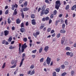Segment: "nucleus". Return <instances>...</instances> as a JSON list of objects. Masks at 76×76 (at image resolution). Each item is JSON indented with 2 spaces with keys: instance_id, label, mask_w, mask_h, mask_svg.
I'll return each mask as SVG.
<instances>
[{
  "instance_id": "f257e3e1",
  "label": "nucleus",
  "mask_w": 76,
  "mask_h": 76,
  "mask_svg": "<svg viewBox=\"0 0 76 76\" xmlns=\"http://www.w3.org/2000/svg\"><path fill=\"white\" fill-rule=\"evenodd\" d=\"M61 3L60 1H57L56 2L55 8L57 10H58L60 6Z\"/></svg>"
},
{
  "instance_id": "f03ea898",
  "label": "nucleus",
  "mask_w": 76,
  "mask_h": 76,
  "mask_svg": "<svg viewBox=\"0 0 76 76\" xmlns=\"http://www.w3.org/2000/svg\"><path fill=\"white\" fill-rule=\"evenodd\" d=\"M27 47V45H26V43H25L21 46V50H22V53H23L24 51L25 48H26Z\"/></svg>"
},
{
  "instance_id": "7ed1b4c3",
  "label": "nucleus",
  "mask_w": 76,
  "mask_h": 76,
  "mask_svg": "<svg viewBox=\"0 0 76 76\" xmlns=\"http://www.w3.org/2000/svg\"><path fill=\"white\" fill-rule=\"evenodd\" d=\"M46 61L47 62L48 64V65H49V64H50V62H51V58H49V57H48L46 60Z\"/></svg>"
},
{
  "instance_id": "20e7f679",
  "label": "nucleus",
  "mask_w": 76,
  "mask_h": 76,
  "mask_svg": "<svg viewBox=\"0 0 76 76\" xmlns=\"http://www.w3.org/2000/svg\"><path fill=\"white\" fill-rule=\"evenodd\" d=\"M39 34V32L38 31L36 32V33H34L33 34V35L35 37V38H37V35H38Z\"/></svg>"
},
{
  "instance_id": "39448f33",
  "label": "nucleus",
  "mask_w": 76,
  "mask_h": 76,
  "mask_svg": "<svg viewBox=\"0 0 76 76\" xmlns=\"http://www.w3.org/2000/svg\"><path fill=\"white\" fill-rule=\"evenodd\" d=\"M9 33V31L7 30L4 31V35L5 36H7V35H8Z\"/></svg>"
},
{
  "instance_id": "423d86ee",
  "label": "nucleus",
  "mask_w": 76,
  "mask_h": 76,
  "mask_svg": "<svg viewBox=\"0 0 76 76\" xmlns=\"http://www.w3.org/2000/svg\"><path fill=\"white\" fill-rule=\"evenodd\" d=\"M19 54H21L22 53V50H20V48H21V44L20 43L19 44Z\"/></svg>"
},
{
  "instance_id": "0eeeda50",
  "label": "nucleus",
  "mask_w": 76,
  "mask_h": 76,
  "mask_svg": "<svg viewBox=\"0 0 76 76\" xmlns=\"http://www.w3.org/2000/svg\"><path fill=\"white\" fill-rule=\"evenodd\" d=\"M65 41V38L64 37H62L61 39V44L62 45H63V43H64Z\"/></svg>"
},
{
  "instance_id": "6e6552de",
  "label": "nucleus",
  "mask_w": 76,
  "mask_h": 76,
  "mask_svg": "<svg viewBox=\"0 0 76 76\" xmlns=\"http://www.w3.org/2000/svg\"><path fill=\"white\" fill-rule=\"evenodd\" d=\"M44 50L45 52H47V51L48 50V46H46L44 49Z\"/></svg>"
},
{
  "instance_id": "1a4fd4ad",
  "label": "nucleus",
  "mask_w": 76,
  "mask_h": 76,
  "mask_svg": "<svg viewBox=\"0 0 76 76\" xmlns=\"http://www.w3.org/2000/svg\"><path fill=\"white\" fill-rule=\"evenodd\" d=\"M32 23L33 25H35L36 24L35 20V19L32 20H31Z\"/></svg>"
},
{
  "instance_id": "9d476101",
  "label": "nucleus",
  "mask_w": 76,
  "mask_h": 76,
  "mask_svg": "<svg viewBox=\"0 0 76 76\" xmlns=\"http://www.w3.org/2000/svg\"><path fill=\"white\" fill-rule=\"evenodd\" d=\"M45 10H42V12L40 14V16H42L44 14V13L45 14Z\"/></svg>"
},
{
  "instance_id": "9b49d317",
  "label": "nucleus",
  "mask_w": 76,
  "mask_h": 76,
  "mask_svg": "<svg viewBox=\"0 0 76 76\" xmlns=\"http://www.w3.org/2000/svg\"><path fill=\"white\" fill-rule=\"evenodd\" d=\"M24 59H24V58H23L21 59V62L20 63V67L22 66V64H23V61L24 60Z\"/></svg>"
},
{
  "instance_id": "f8f14e48",
  "label": "nucleus",
  "mask_w": 76,
  "mask_h": 76,
  "mask_svg": "<svg viewBox=\"0 0 76 76\" xmlns=\"http://www.w3.org/2000/svg\"><path fill=\"white\" fill-rule=\"evenodd\" d=\"M60 32L62 34H64V33H65L66 32V31H65V30L64 29H61L60 31Z\"/></svg>"
},
{
  "instance_id": "ddd939ff",
  "label": "nucleus",
  "mask_w": 76,
  "mask_h": 76,
  "mask_svg": "<svg viewBox=\"0 0 76 76\" xmlns=\"http://www.w3.org/2000/svg\"><path fill=\"white\" fill-rule=\"evenodd\" d=\"M20 23V20L19 18L17 19L16 20V23L17 24H19Z\"/></svg>"
},
{
  "instance_id": "4468645a",
  "label": "nucleus",
  "mask_w": 76,
  "mask_h": 76,
  "mask_svg": "<svg viewBox=\"0 0 76 76\" xmlns=\"http://www.w3.org/2000/svg\"><path fill=\"white\" fill-rule=\"evenodd\" d=\"M20 30L21 32H25V28H21L20 29Z\"/></svg>"
},
{
  "instance_id": "2eb2a0df",
  "label": "nucleus",
  "mask_w": 76,
  "mask_h": 76,
  "mask_svg": "<svg viewBox=\"0 0 76 76\" xmlns=\"http://www.w3.org/2000/svg\"><path fill=\"white\" fill-rule=\"evenodd\" d=\"M28 10H29V8L27 7L24 8L23 9V10L24 12H26V11H28Z\"/></svg>"
},
{
  "instance_id": "dca6fc26",
  "label": "nucleus",
  "mask_w": 76,
  "mask_h": 76,
  "mask_svg": "<svg viewBox=\"0 0 76 76\" xmlns=\"http://www.w3.org/2000/svg\"><path fill=\"white\" fill-rule=\"evenodd\" d=\"M11 63L12 65H13V64H15V59L12 60L11 61Z\"/></svg>"
},
{
  "instance_id": "f3484780",
  "label": "nucleus",
  "mask_w": 76,
  "mask_h": 76,
  "mask_svg": "<svg viewBox=\"0 0 76 76\" xmlns=\"http://www.w3.org/2000/svg\"><path fill=\"white\" fill-rule=\"evenodd\" d=\"M31 18L32 19H34L35 18V14H32L31 15Z\"/></svg>"
},
{
  "instance_id": "a211bd4d",
  "label": "nucleus",
  "mask_w": 76,
  "mask_h": 76,
  "mask_svg": "<svg viewBox=\"0 0 76 76\" xmlns=\"http://www.w3.org/2000/svg\"><path fill=\"white\" fill-rule=\"evenodd\" d=\"M49 11H48V9H46L45 12V15H47Z\"/></svg>"
},
{
  "instance_id": "6ab92c4d",
  "label": "nucleus",
  "mask_w": 76,
  "mask_h": 76,
  "mask_svg": "<svg viewBox=\"0 0 76 76\" xmlns=\"http://www.w3.org/2000/svg\"><path fill=\"white\" fill-rule=\"evenodd\" d=\"M12 37H10L8 40V42H11L12 41Z\"/></svg>"
},
{
  "instance_id": "aec40b11",
  "label": "nucleus",
  "mask_w": 76,
  "mask_h": 76,
  "mask_svg": "<svg viewBox=\"0 0 76 76\" xmlns=\"http://www.w3.org/2000/svg\"><path fill=\"white\" fill-rule=\"evenodd\" d=\"M75 8H76V5H74L72 8V10H75Z\"/></svg>"
},
{
  "instance_id": "412c9836",
  "label": "nucleus",
  "mask_w": 76,
  "mask_h": 76,
  "mask_svg": "<svg viewBox=\"0 0 76 76\" xmlns=\"http://www.w3.org/2000/svg\"><path fill=\"white\" fill-rule=\"evenodd\" d=\"M12 10H14L15 9V5L14 4L12 5Z\"/></svg>"
},
{
  "instance_id": "4be33fe9",
  "label": "nucleus",
  "mask_w": 76,
  "mask_h": 76,
  "mask_svg": "<svg viewBox=\"0 0 76 76\" xmlns=\"http://www.w3.org/2000/svg\"><path fill=\"white\" fill-rule=\"evenodd\" d=\"M7 20H8L7 22H8V23H9V24H10V23H11V22H12V21L11 20H10V18H8Z\"/></svg>"
},
{
  "instance_id": "5701e85b",
  "label": "nucleus",
  "mask_w": 76,
  "mask_h": 76,
  "mask_svg": "<svg viewBox=\"0 0 76 76\" xmlns=\"http://www.w3.org/2000/svg\"><path fill=\"white\" fill-rule=\"evenodd\" d=\"M27 4H28V2L26 1L25 2L23 5L24 6L26 7L27 6Z\"/></svg>"
},
{
  "instance_id": "b1692460",
  "label": "nucleus",
  "mask_w": 76,
  "mask_h": 76,
  "mask_svg": "<svg viewBox=\"0 0 76 76\" xmlns=\"http://www.w3.org/2000/svg\"><path fill=\"white\" fill-rule=\"evenodd\" d=\"M65 26H66V25H65V24L64 23L63 24L62 26V28L64 29V28H65Z\"/></svg>"
},
{
  "instance_id": "393cba45",
  "label": "nucleus",
  "mask_w": 76,
  "mask_h": 76,
  "mask_svg": "<svg viewBox=\"0 0 76 76\" xmlns=\"http://www.w3.org/2000/svg\"><path fill=\"white\" fill-rule=\"evenodd\" d=\"M43 48H42V47H41L40 49L39 50V53H41V52H42V50H43Z\"/></svg>"
},
{
  "instance_id": "a878e982",
  "label": "nucleus",
  "mask_w": 76,
  "mask_h": 76,
  "mask_svg": "<svg viewBox=\"0 0 76 76\" xmlns=\"http://www.w3.org/2000/svg\"><path fill=\"white\" fill-rule=\"evenodd\" d=\"M70 47H66L65 48L66 50L67 51L70 50Z\"/></svg>"
},
{
  "instance_id": "bb28decb",
  "label": "nucleus",
  "mask_w": 76,
  "mask_h": 76,
  "mask_svg": "<svg viewBox=\"0 0 76 76\" xmlns=\"http://www.w3.org/2000/svg\"><path fill=\"white\" fill-rule=\"evenodd\" d=\"M16 64H15L14 65L11 67V68H14V67H16Z\"/></svg>"
},
{
  "instance_id": "cd10ccee",
  "label": "nucleus",
  "mask_w": 76,
  "mask_h": 76,
  "mask_svg": "<svg viewBox=\"0 0 76 76\" xmlns=\"http://www.w3.org/2000/svg\"><path fill=\"white\" fill-rule=\"evenodd\" d=\"M20 27L21 28H22V27H24V23H21Z\"/></svg>"
},
{
  "instance_id": "c85d7f7f",
  "label": "nucleus",
  "mask_w": 76,
  "mask_h": 76,
  "mask_svg": "<svg viewBox=\"0 0 76 76\" xmlns=\"http://www.w3.org/2000/svg\"><path fill=\"white\" fill-rule=\"evenodd\" d=\"M35 73V71L34 70H33L32 72L30 73V75H34Z\"/></svg>"
},
{
  "instance_id": "c756f323",
  "label": "nucleus",
  "mask_w": 76,
  "mask_h": 76,
  "mask_svg": "<svg viewBox=\"0 0 76 76\" xmlns=\"http://www.w3.org/2000/svg\"><path fill=\"white\" fill-rule=\"evenodd\" d=\"M66 72H64L62 74L61 76H64L66 75Z\"/></svg>"
},
{
  "instance_id": "7c9ffc66",
  "label": "nucleus",
  "mask_w": 76,
  "mask_h": 76,
  "mask_svg": "<svg viewBox=\"0 0 76 76\" xmlns=\"http://www.w3.org/2000/svg\"><path fill=\"white\" fill-rule=\"evenodd\" d=\"M69 56L71 57H72L73 56V54L72 53L70 52V54H69Z\"/></svg>"
},
{
  "instance_id": "2f4dec72",
  "label": "nucleus",
  "mask_w": 76,
  "mask_h": 76,
  "mask_svg": "<svg viewBox=\"0 0 76 76\" xmlns=\"http://www.w3.org/2000/svg\"><path fill=\"white\" fill-rule=\"evenodd\" d=\"M5 66H6V63H4L3 65L2 66V68L4 69V67H5Z\"/></svg>"
},
{
  "instance_id": "473e14b6",
  "label": "nucleus",
  "mask_w": 76,
  "mask_h": 76,
  "mask_svg": "<svg viewBox=\"0 0 76 76\" xmlns=\"http://www.w3.org/2000/svg\"><path fill=\"white\" fill-rule=\"evenodd\" d=\"M44 25H41L40 27V29H42L43 28H44Z\"/></svg>"
},
{
  "instance_id": "72a5a7b5",
  "label": "nucleus",
  "mask_w": 76,
  "mask_h": 76,
  "mask_svg": "<svg viewBox=\"0 0 76 76\" xmlns=\"http://www.w3.org/2000/svg\"><path fill=\"white\" fill-rule=\"evenodd\" d=\"M69 5H68L66 6V10H68V9H69Z\"/></svg>"
},
{
  "instance_id": "f704fd0d",
  "label": "nucleus",
  "mask_w": 76,
  "mask_h": 76,
  "mask_svg": "<svg viewBox=\"0 0 76 76\" xmlns=\"http://www.w3.org/2000/svg\"><path fill=\"white\" fill-rule=\"evenodd\" d=\"M44 60V58H41L40 60V63H41L42 62H43V61Z\"/></svg>"
},
{
  "instance_id": "c9c22d12",
  "label": "nucleus",
  "mask_w": 76,
  "mask_h": 76,
  "mask_svg": "<svg viewBox=\"0 0 76 76\" xmlns=\"http://www.w3.org/2000/svg\"><path fill=\"white\" fill-rule=\"evenodd\" d=\"M74 73H75V72H74V71H72L71 72V75L72 76H73Z\"/></svg>"
},
{
  "instance_id": "e433bc0d",
  "label": "nucleus",
  "mask_w": 76,
  "mask_h": 76,
  "mask_svg": "<svg viewBox=\"0 0 76 76\" xmlns=\"http://www.w3.org/2000/svg\"><path fill=\"white\" fill-rule=\"evenodd\" d=\"M8 13H9V10H7L5 12V15H7V14H8Z\"/></svg>"
},
{
  "instance_id": "4c0bfd02",
  "label": "nucleus",
  "mask_w": 76,
  "mask_h": 76,
  "mask_svg": "<svg viewBox=\"0 0 76 76\" xmlns=\"http://www.w3.org/2000/svg\"><path fill=\"white\" fill-rule=\"evenodd\" d=\"M60 69H58V68H57L56 69V71L57 72H60Z\"/></svg>"
},
{
  "instance_id": "58836bf2",
  "label": "nucleus",
  "mask_w": 76,
  "mask_h": 76,
  "mask_svg": "<svg viewBox=\"0 0 76 76\" xmlns=\"http://www.w3.org/2000/svg\"><path fill=\"white\" fill-rule=\"evenodd\" d=\"M21 16H22L23 19L24 18V14L23 12L21 13Z\"/></svg>"
},
{
  "instance_id": "ea45409f",
  "label": "nucleus",
  "mask_w": 76,
  "mask_h": 76,
  "mask_svg": "<svg viewBox=\"0 0 76 76\" xmlns=\"http://www.w3.org/2000/svg\"><path fill=\"white\" fill-rule=\"evenodd\" d=\"M23 40L25 42H26L27 41V38H25L23 39Z\"/></svg>"
},
{
  "instance_id": "a19ab883",
  "label": "nucleus",
  "mask_w": 76,
  "mask_h": 76,
  "mask_svg": "<svg viewBox=\"0 0 76 76\" xmlns=\"http://www.w3.org/2000/svg\"><path fill=\"white\" fill-rule=\"evenodd\" d=\"M53 76H56V72H54L53 73Z\"/></svg>"
},
{
  "instance_id": "79ce46f5",
  "label": "nucleus",
  "mask_w": 76,
  "mask_h": 76,
  "mask_svg": "<svg viewBox=\"0 0 76 76\" xmlns=\"http://www.w3.org/2000/svg\"><path fill=\"white\" fill-rule=\"evenodd\" d=\"M45 8H46L45 6H43L42 7V10H45Z\"/></svg>"
},
{
  "instance_id": "37998d69",
  "label": "nucleus",
  "mask_w": 76,
  "mask_h": 76,
  "mask_svg": "<svg viewBox=\"0 0 76 76\" xmlns=\"http://www.w3.org/2000/svg\"><path fill=\"white\" fill-rule=\"evenodd\" d=\"M57 14V10H55L54 12V15H55Z\"/></svg>"
},
{
  "instance_id": "c03bdc74",
  "label": "nucleus",
  "mask_w": 76,
  "mask_h": 76,
  "mask_svg": "<svg viewBox=\"0 0 76 76\" xmlns=\"http://www.w3.org/2000/svg\"><path fill=\"white\" fill-rule=\"evenodd\" d=\"M37 51V50H33L32 52V53H36Z\"/></svg>"
},
{
  "instance_id": "a18cd8bd",
  "label": "nucleus",
  "mask_w": 76,
  "mask_h": 76,
  "mask_svg": "<svg viewBox=\"0 0 76 76\" xmlns=\"http://www.w3.org/2000/svg\"><path fill=\"white\" fill-rule=\"evenodd\" d=\"M51 28H48L47 30V31L48 32H50V31H51Z\"/></svg>"
},
{
  "instance_id": "49530a36",
  "label": "nucleus",
  "mask_w": 76,
  "mask_h": 76,
  "mask_svg": "<svg viewBox=\"0 0 76 76\" xmlns=\"http://www.w3.org/2000/svg\"><path fill=\"white\" fill-rule=\"evenodd\" d=\"M70 53L69 52H67L66 53V54L67 56H69Z\"/></svg>"
},
{
  "instance_id": "de8ad7c7",
  "label": "nucleus",
  "mask_w": 76,
  "mask_h": 76,
  "mask_svg": "<svg viewBox=\"0 0 76 76\" xmlns=\"http://www.w3.org/2000/svg\"><path fill=\"white\" fill-rule=\"evenodd\" d=\"M60 37V34L59 33L58 34L57 37L58 38L59 37Z\"/></svg>"
},
{
  "instance_id": "09e8293b",
  "label": "nucleus",
  "mask_w": 76,
  "mask_h": 76,
  "mask_svg": "<svg viewBox=\"0 0 76 76\" xmlns=\"http://www.w3.org/2000/svg\"><path fill=\"white\" fill-rule=\"evenodd\" d=\"M61 67L62 68V69H64L65 67V66H64V65H61Z\"/></svg>"
},
{
  "instance_id": "8fccbe9b",
  "label": "nucleus",
  "mask_w": 76,
  "mask_h": 76,
  "mask_svg": "<svg viewBox=\"0 0 76 76\" xmlns=\"http://www.w3.org/2000/svg\"><path fill=\"white\" fill-rule=\"evenodd\" d=\"M45 20H49V18H48V17H46L45 18Z\"/></svg>"
},
{
  "instance_id": "3c124183",
  "label": "nucleus",
  "mask_w": 76,
  "mask_h": 76,
  "mask_svg": "<svg viewBox=\"0 0 76 76\" xmlns=\"http://www.w3.org/2000/svg\"><path fill=\"white\" fill-rule=\"evenodd\" d=\"M0 35L1 37H3V35H4L3 32H1Z\"/></svg>"
},
{
  "instance_id": "603ef678",
  "label": "nucleus",
  "mask_w": 76,
  "mask_h": 76,
  "mask_svg": "<svg viewBox=\"0 0 76 76\" xmlns=\"http://www.w3.org/2000/svg\"><path fill=\"white\" fill-rule=\"evenodd\" d=\"M5 42H6V40H4L2 42V44H5Z\"/></svg>"
},
{
  "instance_id": "864d4df0",
  "label": "nucleus",
  "mask_w": 76,
  "mask_h": 76,
  "mask_svg": "<svg viewBox=\"0 0 76 76\" xmlns=\"http://www.w3.org/2000/svg\"><path fill=\"white\" fill-rule=\"evenodd\" d=\"M45 2L47 3H49V1H48V0H45Z\"/></svg>"
},
{
  "instance_id": "5fc2aeb1",
  "label": "nucleus",
  "mask_w": 76,
  "mask_h": 76,
  "mask_svg": "<svg viewBox=\"0 0 76 76\" xmlns=\"http://www.w3.org/2000/svg\"><path fill=\"white\" fill-rule=\"evenodd\" d=\"M65 23L66 24V25H67V20H66L65 21Z\"/></svg>"
},
{
  "instance_id": "6e6d98bb",
  "label": "nucleus",
  "mask_w": 76,
  "mask_h": 76,
  "mask_svg": "<svg viewBox=\"0 0 76 76\" xmlns=\"http://www.w3.org/2000/svg\"><path fill=\"white\" fill-rule=\"evenodd\" d=\"M12 45L10 46L9 48V49H10V50H12Z\"/></svg>"
},
{
  "instance_id": "4d7b16f0",
  "label": "nucleus",
  "mask_w": 76,
  "mask_h": 76,
  "mask_svg": "<svg viewBox=\"0 0 76 76\" xmlns=\"http://www.w3.org/2000/svg\"><path fill=\"white\" fill-rule=\"evenodd\" d=\"M33 68H34V65H31L30 66L31 69H33Z\"/></svg>"
},
{
  "instance_id": "13d9d810",
  "label": "nucleus",
  "mask_w": 76,
  "mask_h": 76,
  "mask_svg": "<svg viewBox=\"0 0 76 76\" xmlns=\"http://www.w3.org/2000/svg\"><path fill=\"white\" fill-rule=\"evenodd\" d=\"M17 14V12H14L13 14V15H16Z\"/></svg>"
},
{
  "instance_id": "bf43d9fd",
  "label": "nucleus",
  "mask_w": 76,
  "mask_h": 76,
  "mask_svg": "<svg viewBox=\"0 0 76 76\" xmlns=\"http://www.w3.org/2000/svg\"><path fill=\"white\" fill-rule=\"evenodd\" d=\"M60 59L59 58H58L57 59V61H60Z\"/></svg>"
},
{
  "instance_id": "052dcab7",
  "label": "nucleus",
  "mask_w": 76,
  "mask_h": 76,
  "mask_svg": "<svg viewBox=\"0 0 76 76\" xmlns=\"http://www.w3.org/2000/svg\"><path fill=\"white\" fill-rule=\"evenodd\" d=\"M53 14H52L50 16V18H51V19H53Z\"/></svg>"
},
{
  "instance_id": "680f3d73",
  "label": "nucleus",
  "mask_w": 76,
  "mask_h": 76,
  "mask_svg": "<svg viewBox=\"0 0 76 76\" xmlns=\"http://www.w3.org/2000/svg\"><path fill=\"white\" fill-rule=\"evenodd\" d=\"M23 1H22V0H20L19 1V3L20 4H21V3H22Z\"/></svg>"
},
{
  "instance_id": "e2e57ef3",
  "label": "nucleus",
  "mask_w": 76,
  "mask_h": 76,
  "mask_svg": "<svg viewBox=\"0 0 76 76\" xmlns=\"http://www.w3.org/2000/svg\"><path fill=\"white\" fill-rule=\"evenodd\" d=\"M29 25V23H28V22H27L26 23V26H28Z\"/></svg>"
},
{
  "instance_id": "0e129e2a",
  "label": "nucleus",
  "mask_w": 76,
  "mask_h": 76,
  "mask_svg": "<svg viewBox=\"0 0 76 76\" xmlns=\"http://www.w3.org/2000/svg\"><path fill=\"white\" fill-rule=\"evenodd\" d=\"M15 27H14V26H13L12 27V30L14 31V30H15Z\"/></svg>"
},
{
  "instance_id": "69168bd1",
  "label": "nucleus",
  "mask_w": 76,
  "mask_h": 76,
  "mask_svg": "<svg viewBox=\"0 0 76 76\" xmlns=\"http://www.w3.org/2000/svg\"><path fill=\"white\" fill-rule=\"evenodd\" d=\"M31 71H28V75H29L30 73H31Z\"/></svg>"
},
{
  "instance_id": "338daca9",
  "label": "nucleus",
  "mask_w": 76,
  "mask_h": 76,
  "mask_svg": "<svg viewBox=\"0 0 76 76\" xmlns=\"http://www.w3.org/2000/svg\"><path fill=\"white\" fill-rule=\"evenodd\" d=\"M64 23V21L63 20H61V23Z\"/></svg>"
},
{
  "instance_id": "774afa93",
  "label": "nucleus",
  "mask_w": 76,
  "mask_h": 76,
  "mask_svg": "<svg viewBox=\"0 0 76 76\" xmlns=\"http://www.w3.org/2000/svg\"><path fill=\"white\" fill-rule=\"evenodd\" d=\"M73 46L74 47H76V43H74Z\"/></svg>"
}]
</instances>
